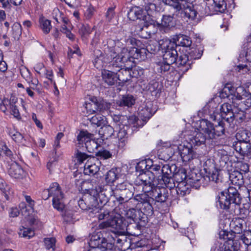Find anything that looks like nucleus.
Instances as JSON below:
<instances>
[{
  "instance_id": "30",
  "label": "nucleus",
  "mask_w": 251,
  "mask_h": 251,
  "mask_svg": "<svg viewBox=\"0 0 251 251\" xmlns=\"http://www.w3.org/2000/svg\"><path fill=\"white\" fill-rule=\"evenodd\" d=\"M217 206L220 208L227 210L230 208V205L233 204L230 200L226 197L224 192H221L219 196L218 201H217Z\"/></svg>"
},
{
  "instance_id": "44",
  "label": "nucleus",
  "mask_w": 251,
  "mask_h": 251,
  "mask_svg": "<svg viewBox=\"0 0 251 251\" xmlns=\"http://www.w3.org/2000/svg\"><path fill=\"white\" fill-rule=\"evenodd\" d=\"M214 10L220 13H223L226 8L225 0H213Z\"/></svg>"
},
{
  "instance_id": "28",
  "label": "nucleus",
  "mask_w": 251,
  "mask_h": 251,
  "mask_svg": "<svg viewBox=\"0 0 251 251\" xmlns=\"http://www.w3.org/2000/svg\"><path fill=\"white\" fill-rule=\"evenodd\" d=\"M97 113L108 114L111 103L104 100H98L96 98Z\"/></svg>"
},
{
  "instance_id": "64",
  "label": "nucleus",
  "mask_w": 251,
  "mask_h": 251,
  "mask_svg": "<svg viewBox=\"0 0 251 251\" xmlns=\"http://www.w3.org/2000/svg\"><path fill=\"white\" fill-rule=\"evenodd\" d=\"M171 64L168 63L166 61L163 60L162 62H159L158 64L160 72L161 73H164L169 71L171 68Z\"/></svg>"
},
{
  "instance_id": "36",
  "label": "nucleus",
  "mask_w": 251,
  "mask_h": 251,
  "mask_svg": "<svg viewBox=\"0 0 251 251\" xmlns=\"http://www.w3.org/2000/svg\"><path fill=\"white\" fill-rule=\"evenodd\" d=\"M224 246L225 251H238L240 248V243L238 240H229L225 242Z\"/></svg>"
},
{
  "instance_id": "47",
  "label": "nucleus",
  "mask_w": 251,
  "mask_h": 251,
  "mask_svg": "<svg viewBox=\"0 0 251 251\" xmlns=\"http://www.w3.org/2000/svg\"><path fill=\"white\" fill-rule=\"evenodd\" d=\"M13 37L15 40L19 39L22 34V26L19 23H15L12 26Z\"/></svg>"
},
{
  "instance_id": "59",
  "label": "nucleus",
  "mask_w": 251,
  "mask_h": 251,
  "mask_svg": "<svg viewBox=\"0 0 251 251\" xmlns=\"http://www.w3.org/2000/svg\"><path fill=\"white\" fill-rule=\"evenodd\" d=\"M161 87L159 84V82L152 80L151 81L149 84V90L151 92H156L158 93L160 91Z\"/></svg>"
},
{
  "instance_id": "62",
  "label": "nucleus",
  "mask_w": 251,
  "mask_h": 251,
  "mask_svg": "<svg viewBox=\"0 0 251 251\" xmlns=\"http://www.w3.org/2000/svg\"><path fill=\"white\" fill-rule=\"evenodd\" d=\"M122 233L115 234L116 238L115 245L122 247L123 245L126 242V237H125Z\"/></svg>"
},
{
  "instance_id": "11",
  "label": "nucleus",
  "mask_w": 251,
  "mask_h": 251,
  "mask_svg": "<svg viewBox=\"0 0 251 251\" xmlns=\"http://www.w3.org/2000/svg\"><path fill=\"white\" fill-rule=\"evenodd\" d=\"M153 114L149 105H146L139 110V116L140 120L135 116H131L129 122L133 124V127H140L143 126L148 120L152 116Z\"/></svg>"
},
{
  "instance_id": "2",
  "label": "nucleus",
  "mask_w": 251,
  "mask_h": 251,
  "mask_svg": "<svg viewBox=\"0 0 251 251\" xmlns=\"http://www.w3.org/2000/svg\"><path fill=\"white\" fill-rule=\"evenodd\" d=\"M165 5L173 10L176 17L186 18L191 21L196 19L198 12L192 2L187 0H162Z\"/></svg>"
},
{
  "instance_id": "7",
  "label": "nucleus",
  "mask_w": 251,
  "mask_h": 251,
  "mask_svg": "<svg viewBox=\"0 0 251 251\" xmlns=\"http://www.w3.org/2000/svg\"><path fill=\"white\" fill-rule=\"evenodd\" d=\"M158 44L164 52L163 60L171 65L176 63L178 54L175 49V44L169 39L164 38L158 42Z\"/></svg>"
},
{
  "instance_id": "55",
  "label": "nucleus",
  "mask_w": 251,
  "mask_h": 251,
  "mask_svg": "<svg viewBox=\"0 0 251 251\" xmlns=\"http://www.w3.org/2000/svg\"><path fill=\"white\" fill-rule=\"evenodd\" d=\"M240 239L247 247L251 245V230L244 231V233L240 236Z\"/></svg>"
},
{
  "instance_id": "17",
  "label": "nucleus",
  "mask_w": 251,
  "mask_h": 251,
  "mask_svg": "<svg viewBox=\"0 0 251 251\" xmlns=\"http://www.w3.org/2000/svg\"><path fill=\"white\" fill-rule=\"evenodd\" d=\"M100 161L96 157H90L86 161L84 166V172L85 175H94L100 170Z\"/></svg>"
},
{
  "instance_id": "49",
  "label": "nucleus",
  "mask_w": 251,
  "mask_h": 251,
  "mask_svg": "<svg viewBox=\"0 0 251 251\" xmlns=\"http://www.w3.org/2000/svg\"><path fill=\"white\" fill-rule=\"evenodd\" d=\"M126 133L124 130H120L117 136L119 138V147L123 148L125 147L127 142Z\"/></svg>"
},
{
  "instance_id": "32",
  "label": "nucleus",
  "mask_w": 251,
  "mask_h": 251,
  "mask_svg": "<svg viewBox=\"0 0 251 251\" xmlns=\"http://www.w3.org/2000/svg\"><path fill=\"white\" fill-rule=\"evenodd\" d=\"M119 177V169L114 168L111 169L107 172L105 175V179L107 185L110 186V184H112L115 182Z\"/></svg>"
},
{
  "instance_id": "42",
  "label": "nucleus",
  "mask_w": 251,
  "mask_h": 251,
  "mask_svg": "<svg viewBox=\"0 0 251 251\" xmlns=\"http://www.w3.org/2000/svg\"><path fill=\"white\" fill-rule=\"evenodd\" d=\"M148 169V172H151V173L154 174V178L158 177L159 180L162 181L161 180L162 175L161 172L162 169H161L160 165L156 164L149 165Z\"/></svg>"
},
{
  "instance_id": "12",
  "label": "nucleus",
  "mask_w": 251,
  "mask_h": 251,
  "mask_svg": "<svg viewBox=\"0 0 251 251\" xmlns=\"http://www.w3.org/2000/svg\"><path fill=\"white\" fill-rule=\"evenodd\" d=\"M104 186L96 187L95 189H92L89 194L84 195V201L89 207V210L92 209L93 211L98 210V199H100V197H104L103 194H101V190H103Z\"/></svg>"
},
{
  "instance_id": "33",
  "label": "nucleus",
  "mask_w": 251,
  "mask_h": 251,
  "mask_svg": "<svg viewBox=\"0 0 251 251\" xmlns=\"http://www.w3.org/2000/svg\"><path fill=\"white\" fill-rule=\"evenodd\" d=\"M83 108L84 110H86L85 115L97 113L96 98H92L90 99V102H85ZM83 112L85 113V111H83Z\"/></svg>"
},
{
  "instance_id": "8",
  "label": "nucleus",
  "mask_w": 251,
  "mask_h": 251,
  "mask_svg": "<svg viewBox=\"0 0 251 251\" xmlns=\"http://www.w3.org/2000/svg\"><path fill=\"white\" fill-rule=\"evenodd\" d=\"M247 94V91L242 86H239L236 88L231 87L230 89L228 87H226L223 89L221 97L228 98L229 100H232L234 106H237L235 102H239L243 100Z\"/></svg>"
},
{
  "instance_id": "14",
  "label": "nucleus",
  "mask_w": 251,
  "mask_h": 251,
  "mask_svg": "<svg viewBox=\"0 0 251 251\" xmlns=\"http://www.w3.org/2000/svg\"><path fill=\"white\" fill-rule=\"evenodd\" d=\"M191 147L199 146L204 144L206 141H210L208 139L207 134L201 130L200 125L199 128L193 131L192 134L189 135L187 139Z\"/></svg>"
},
{
  "instance_id": "37",
  "label": "nucleus",
  "mask_w": 251,
  "mask_h": 251,
  "mask_svg": "<svg viewBox=\"0 0 251 251\" xmlns=\"http://www.w3.org/2000/svg\"><path fill=\"white\" fill-rule=\"evenodd\" d=\"M229 178L232 184L239 187L244 183L242 174L238 171H235L230 174Z\"/></svg>"
},
{
  "instance_id": "58",
  "label": "nucleus",
  "mask_w": 251,
  "mask_h": 251,
  "mask_svg": "<svg viewBox=\"0 0 251 251\" xmlns=\"http://www.w3.org/2000/svg\"><path fill=\"white\" fill-rule=\"evenodd\" d=\"M75 156L77 161L79 163H83L85 160H87V161L89 159V158L94 157L87 155L86 153L78 151H77V152L75 154Z\"/></svg>"
},
{
  "instance_id": "24",
  "label": "nucleus",
  "mask_w": 251,
  "mask_h": 251,
  "mask_svg": "<svg viewBox=\"0 0 251 251\" xmlns=\"http://www.w3.org/2000/svg\"><path fill=\"white\" fill-rule=\"evenodd\" d=\"M235 150L241 156H249L251 154V144L249 142H237L234 145Z\"/></svg>"
},
{
  "instance_id": "56",
  "label": "nucleus",
  "mask_w": 251,
  "mask_h": 251,
  "mask_svg": "<svg viewBox=\"0 0 251 251\" xmlns=\"http://www.w3.org/2000/svg\"><path fill=\"white\" fill-rule=\"evenodd\" d=\"M234 107V119L242 121L245 118V110L239 109L237 106Z\"/></svg>"
},
{
  "instance_id": "39",
  "label": "nucleus",
  "mask_w": 251,
  "mask_h": 251,
  "mask_svg": "<svg viewBox=\"0 0 251 251\" xmlns=\"http://www.w3.org/2000/svg\"><path fill=\"white\" fill-rule=\"evenodd\" d=\"M237 105V107L241 109L247 110L251 107V97H250V94L247 93L244 99L241 100L239 102H235Z\"/></svg>"
},
{
  "instance_id": "9",
  "label": "nucleus",
  "mask_w": 251,
  "mask_h": 251,
  "mask_svg": "<svg viewBox=\"0 0 251 251\" xmlns=\"http://www.w3.org/2000/svg\"><path fill=\"white\" fill-rule=\"evenodd\" d=\"M143 193L136 195L132 199V202L137 201L138 204H142L141 209L144 214L147 216L151 215L153 213V199L151 198V191L146 192L143 191Z\"/></svg>"
},
{
  "instance_id": "51",
  "label": "nucleus",
  "mask_w": 251,
  "mask_h": 251,
  "mask_svg": "<svg viewBox=\"0 0 251 251\" xmlns=\"http://www.w3.org/2000/svg\"><path fill=\"white\" fill-rule=\"evenodd\" d=\"M170 150V148L163 149L159 153V158L165 161L169 160L172 155Z\"/></svg>"
},
{
  "instance_id": "29",
  "label": "nucleus",
  "mask_w": 251,
  "mask_h": 251,
  "mask_svg": "<svg viewBox=\"0 0 251 251\" xmlns=\"http://www.w3.org/2000/svg\"><path fill=\"white\" fill-rule=\"evenodd\" d=\"M189 185L187 184L186 182L178 183L177 186L172 188L171 190V193L175 192L179 197H183L184 196L188 194L190 192V190L189 188Z\"/></svg>"
},
{
  "instance_id": "43",
  "label": "nucleus",
  "mask_w": 251,
  "mask_h": 251,
  "mask_svg": "<svg viewBox=\"0 0 251 251\" xmlns=\"http://www.w3.org/2000/svg\"><path fill=\"white\" fill-rule=\"evenodd\" d=\"M39 23L41 28L45 34H48L50 32L51 28L50 25V21L45 19L43 17H41L39 19Z\"/></svg>"
},
{
  "instance_id": "10",
  "label": "nucleus",
  "mask_w": 251,
  "mask_h": 251,
  "mask_svg": "<svg viewBox=\"0 0 251 251\" xmlns=\"http://www.w3.org/2000/svg\"><path fill=\"white\" fill-rule=\"evenodd\" d=\"M99 226L100 228L111 227L119 233H125L127 230L126 223L120 215H110L109 219L100 223Z\"/></svg>"
},
{
  "instance_id": "48",
  "label": "nucleus",
  "mask_w": 251,
  "mask_h": 251,
  "mask_svg": "<svg viewBox=\"0 0 251 251\" xmlns=\"http://www.w3.org/2000/svg\"><path fill=\"white\" fill-rule=\"evenodd\" d=\"M19 236L23 237H27L28 239L34 235V231L31 228H25L22 226L20 228L18 232Z\"/></svg>"
},
{
  "instance_id": "18",
  "label": "nucleus",
  "mask_w": 251,
  "mask_h": 251,
  "mask_svg": "<svg viewBox=\"0 0 251 251\" xmlns=\"http://www.w3.org/2000/svg\"><path fill=\"white\" fill-rule=\"evenodd\" d=\"M234 108L232 109V105L228 103H224L220 107V114L219 115L222 120L227 123H230L234 120Z\"/></svg>"
},
{
  "instance_id": "40",
  "label": "nucleus",
  "mask_w": 251,
  "mask_h": 251,
  "mask_svg": "<svg viewBox=\"0 0 251 251\" xmlns=\"http://www.w3.org/2000/svg\"><path fill=\"white\" fill-rule=\"evenodd\" d=\"M140 213V211L139 210L132 208L126 211L125 215L127 219L135 222L139 219Z\"/></svg>"
},
{
  "instance_id": "38",
  "label": "nucleus",
  "mask_w": 251,
  "mask_h": 251,
  "mask_svg": "<svg viewBox=\"0 0 251 251\" xmlns=\"http://www.w3.org/2000/svg\"><path fill=\"white\" fill-rule=\"evenodd\" d=\"M93 135L89 133L87 131H80L77 136V144L83 147L84 143L88 141L91 138H93Z\"/></svg>"
},
{
  "instance_id": "6",
  "label": "nucleus",
  "mask_w": 251,
  "mask_h": 251,
  "mask_svg": "<svg viewBox=\"0 0 251 251\" xmlns=\"http://www.w3.org/2000/svg\"><path fill=\"white\" fill-rule=\"evenodd\" d=\"M225 122L222 119L218 125H214L207 120L202 119L200 121V127L201 131L207 134L208 139H216L224 134Z\"/></svg>"
},
{
  "instance_id": "23",
  "label": "nucleus",
  "mask_w": 251,
  "mask_h": 251,
  "mask_svg": "<svg viewBox=\"0 0 251 251\" xmlns=\"http://www.w3.org/2000/svg\"><path fill=\"white\" fill-rule=\"evenodd\" d=\"M20 73L22 77L30 84L31 88L33 90H37V85L39 83L38 79H33L31 73L29 70L25 67L20 69Z\"/></svg>"
},
{
  "instance_id": "3",
  "label": "nucleus",
  "mask_w": 251,
  "mask_h": 251,
  "mask_svg": "<svg viewBox=\"0 0 251 251\" xmlns=\"http://www.w3.org/2000/svg\"><path fill=\"white\" fill-rule=\"evenodd\" d=\"M104 189L101 190V194H103L105 199L104 201H107V200L111 197L113 196L120 204L125 202H132L131 198L133 196L132 187L127 186L125 183L118 184L114 189H113L110 186H104Z\"/></svg>"
},
{
  "instance_id": "19",
  "label": "nucleus",
  "mask_w": 251,
  "mask_h": 251,
  "mask_svg": "<svg viewBox=\"0 0 251 251\" xmlns=\"http://www.w3.org/2000/svg\"><path fill=\"white\" fill-rule=\"evenodd\" d=\"M192 61L187 54L178 55L176 64L179 68L180 71L183 73L187 72L191 68Z\"/></svg>"
},
{
  "instance_id": "57",
  "label": "nucleus",
  "mask_w": 251,
  "mask_h": 251,
  "mask_svg": "<svg viewBox=\"0 0 251 251\" xmlns=\"http://www.w3.org/2000/svg\"><path fill=\"white\" fill-rule=\"evenodd\" d=\"M101 131L103 132V137L107 139L111 137L114 133V129L110 126H106L101 127Z\"/></svg>"
},
{
  "instance_id": "4",
  "label": "nucleus",
  "mask_w": 251,
  "mask_h": 251,
  "mask_svg": "<svg viewBox=\"0 0 251 251\" xmlns=\"http://www.w3.org/2000/svg\"><path fill=\"white\" fill-rule=\"evenodd\" d=\"M175 165L170 166L168 164L164 165L162 167V177L161 180L167 188L170 190L176 187L175 181L178 183L185 182L184 181L187 178L186 171L184 168H180L175 173L173 170L176 169Z\"/></svg>"
},
{
  "instance_id": "61",
  "label": "nucleus",
  "mask_w": 251,
  "mask_h": 251,
  "mask_svg": "<svg viewBox=\"0 0 251 251\" xmlns=\"http://www.w3.org/2000/svg\"><path fill=\"white\" fill-rule=\"evenodd\" d=\"M208 177L210 181L215 182L217 183H219L220 181H221L219 177V172L216 170H214L212 172L210 171H209Z\"/></svg>"
},
{
  "instance_id": "27",
  "label": "nucleus",
  "mask_w": 251,
  "mask_h": 251,
  "mask_svg": "<svg viewBox=\"0 0 251 251\" xmlns=\"http://www.w3.org/2000/svg\"><path fill=\"white\" fill-rule=\"evenodd\" d=\"M172 42L175 44V48L176 46L188 47H190L192 44L190 38L183 34L176 35L173 38V41H172Z\"/></svg>"
},
{
  "instance_id": "26",
  "label": "nucleus",
  "mask_w": 251,
  "mask_h": 251,
  "mask_svg": "<svg viewBox=\"0 0 251 251\" xmlns=\"http://www.w3.org/2000/svg\"><path fill=\"white\" fill-rule=\"evenodd\" d=\"M226 197L230 201L235 204H239L241 202L240 195L237 189L233 187H229L226 191L224 192Z\"/></svg>"
},
{
  "instance_id": "53",
  "label": "nucleus",
  "mask_w": 251,
  "mask_h": 251,
  "mask_svg": "<svg viewBox=\"0 0 251 251\" xmlns=\"http://www.w3.org/2000/svg\"><path fill=\"white\" fill-rule=\"evenodd\" d=\"M22 214L25 218L28 217L34 210V208L28 207L25 203L21 202L19 205Z\"/></svg>"
},
{
  "instance_id": "22",
  "label": "nucleus",
  "mask_w": 251,
  "mask_h": 251,
  "mask_svg": "<svg viewBox=\"0 0 251 251\" xmlns=\"http://www.w3.org/2000/svg\"><path fill=\"white\" fill-rule=\"evenodd\" d=\"M177 148L180 151V156L184 162H189L197 157L196 153L189 147L180 145Z\"/></svg>"
},
{
  "instance_id": "50",
  "label": "nucleus",
  "mask_w": 251,
  "mask_h": 251,
  "mask_svg": "<svg viewBox=\"0 0 251 251\" xmlns=\"http://www.w3.org/2000/svg\"><path fill=\"white\" fill-rule=\"evenodd\" d=\"M91 31L90 27L88 25H82L79 29V33L83 40L87 39V36Z\"/></svg>"
},
{
  "instance_id": "15",
  "label": "nucleus",
  "mask_w": 251,
  "mask_h": 251,
  "mask_svg": "<svg viewBox=\"0 0 251 251\" xmlns=\"http://www.w3.org/2000/svg\"><path fill=\"white\" fill-rule=\"evenodd\" d=\"M176 17V15H163L161 19V23H156V26L158 30L163 33H166L169 32L172 28L175 26L174 19Z\"/></svg>"
},
{
  "instance_id": "13",
  "label": "nucleus",
  "mask_w": 251,
  "mask_h": 251,
  "mask_svg": "<svg viewBox=\"0 0 251 251\" xmlns=\"http://www.w3.org/2000/svg\"><path fill=\"white\" fill-rule=\"evenodd\" d=\"M154 179V174L147 171L144 173L139 174L136 182L139 184L142 185V191L149 192V191H151L153 186L155 185L153 183Z\"/></svg>"
},
{
  "instance_id": "45",
  "label": "nucleus",
  "mask_w": 251,
  "mask_h": 251,
  "mask_svg": "<svg viewBox=\"0 0 251 251\" xmlns=\"http://www.w3.org/2000/svg\"><path fill=\"white\" fill-rule=\"evenodd\" d=\"M90 121L92 124L98 126H101L105 124V116L100 114H97L91 118Z\"/></svg>"
},
{
  "instance_id": "21",
  "label": "nucleus",
  "mask_w": 251,
  "mask_h": 251,
  "mask_svg": "<svg viewBox=\"0 0 251 251\" xmlns=\"http://www.w3.org/2000/svg\"><path fill=\"white\" fill-rule=\"evenodd\" d=\"M9 175L15 179L23 178L25 176V172L22 168L16 162H12L9 165L8 170Z\"/></svg>"
},
{
  "instance_id": "54",
  "label": "nucleus",
  "mask_w": 251,
  "mask_h": 251,
  "mask_svg": "<svg viewBox=\"0 0 251 251\" xmlns=\"http://www.w3.org/2000/svg\"><path fill=\"white\" fill-rule=\"evenodd\" d=\"M150 161H149L148 162L149 163ZM148 161L143 160L140 162H139L138 163H137L136 166V170L137 172H139V174H142L145 173V171H148L149 169V164H148Z\"/></svg>"
},
{
  "instance_id": "60",
  "label": "nucleus",
  "mask_w": 251,
  "mask_h": 251,
  "mask_svg": "<svg viewBox=\"0 0 251 251\" xmlns=\"http://www.w3.org/2000/svg\"><path fill=\"white\" fill-rule=\"evenodd\" d=\"M44 244L47 250L52 249L53 250H54V247L55 245V239L54 238H46L44 239Z\"/></svg>"
},
{
  "instance_id": "41",
  "label": "nucleus",
  "mask_w": 251,
  "mask_h": 251,
  "mask_svg": "<svg viewBox=\"0 0 251 251\" xmlns=\"http://www.w3.org/2000/svg\"><path fill=\"white\" fill-rule=\"evenodd\" d=\"M85 147L89 152H94L100 146V144L97 141L91 138L88 141L84 143Z\"/></svg>"
},
{
  "instance_id": "34",
  "label": "nucleus",
  "mask_w": 251,
  "mask_h": 251,
  "mask_svg": "<svg viewBox=\"0 0 251 251\" xmlns=\"http://www.w3.org/2000/svg\"><path fill=\"white\" fill-rule=\"evenodd\" d=\"M101 235V234L100 233L92 235L90 240V245L91 247L95 246H105L106 245V239L104 238H101L100 237Z\"/></svg>"
},
{
  "instance_id": "1",
  "label": "nucleus",
  "mask_w": 251,
  "mask_h": 251,
  "mask_svg": "<svg viewBox=\"0 0 251 251\" xmlns=\"http://www.w3.org/2000/svg\"><path fill=\"white\" fill-rule=\"evenodd\" d=\"M114 40L109 39L107 43V50L105 49V54H102L99 50L94 51L96 57L94 61L95 66L100 68L103 66V63H110L112 67H122L123 64L129 65L133 63L135 59L142 60L146 57V50L145 48L138 49L132 48L128 50L126 48H123L120 52L118 54L113 45H116Z\"/></svg>"
},
{
  "instance_id": "16",
  "label": "nucleus",
  "mask_w": 251,
  "mask_h": 251,
  "mask_svg": "<svg viewBox=\"0 0 251 251\" xmlns=\"http://www.w3.org/2000/svg\"><path fill=\"white\" fill-rule=\"evenodd\" d=\"M151 194L153 202H164L168 198V191L166 188L158 187L156 185L153 186L151 190Z\"/></svg>"
},
{
  "instance_id": "63",
  "label": "nucleus",
  "mask_w": 251,
  "mask_h": 251,
  "mask_svg": "<svg viewBox=\"0 0 251 251\" xmlns=\"http://www.w3.org/2000/svg\"><path fill=\"white\" fill-rule=\"evenodd\" d=\"M9 135L15 142L18 143H22L24 139L23 135L18 131L10 132Z\"/></svg>"
},
{
  "instance_id": "35",
  "label": "nucleus",
  "mask_w": 251,
  "mask_h": 251,
  "mask_svg": "<svg viewBox=\"0 0 251 251\" xmlns=\"http://www.w3.org/2000/svg\"><path fill=\"white\" fill-rule=\"evenodd\" d=\"M135 102L134 97L130 95H123L122 98L117 102L120 106L131 107Z\"/></svg>"
},
{
  "instance_id": "5",
  "label": "nucleus",
  "mask_w": 251,
  "mask_h": 251,
  "mask_svg": "<svg viewBox=\"0 0 251 251\" xmlns=\"http://www.w3.org/2000/svg\"><path fill=\"white\" fill-rule=\"evenodd\" d=\"M49 196L52 197V205L53 207L58 211L62 212V216L64 220L66 222H71L73 221V214L72 211L69 210H63L65 205L63 202V194L61 191L60 187L56 182L51 184L50 188L48 190Z\"/></svg>"
},
{
  "instance_id": "25",
  "label": "nucleus",
  "mask_w": 251,
  "mask_h": 251,
  "mask_svg": "<svg viewBox=\"0 0 251 251\" xmlns=\"http://www.w3.org/2000/svg\"><path fill=\"white\" fill-rule=\"evenodd\" d=\"M114 71L117 73V80L122 83H125L130 79L131 77L130 70L123 69L122 67H114Z\"/></svg>"
},
{
  "instance_id": "20",
  "label": "nucleus",
  "mask_w": 251,
  "mask_h": 251,
  "mask_svg": "<svg viewBox=\"0 0 251 251\" xmlns=\"http://www.w3.org/2000/svg\"><path fill=\"white\" fill-rule=\"evenodd\" d=\"M109 67L111 68V70H104L102 71V78L103 81L108 85H113L118 81L117 73L114 71L115 68L112 67L109 65Z\"/></svg>"
},
{
  "instance_id": "52",
  "label": "nucleus",
  "mask_w": 251,
  "mask_h": 251,
  "mask_svg": "<svg viewBox=\"0 0 251 251\" xmlns=\"http://www.w3.org/2000/svg\"><path fill=\"white\" fill-rule=\"evenodd\" d=\"M203 51L202 50L197 48H192L190 49V51L188 52V56L192 59H198L201 58L202 54Z\"/></svg>"
},
{
  "instance_id": "46",
  "label": "nucleus",
  "mask_w": 251,
  "mask_h": 251,
  "mask_svg": "<svg viewBox=\"0 0 251 251\" xmlns=\"http://www.w3.org/2000/svg\"><path fill=\"white\" fill-rule=\"evenodd\" d=\"M249 133L247 130H239L236 134L237 142H249Z\"/></svg>"
},
{
  "instance_id": "31",
  "label": "nucleus",
  "mask_w": 251,
  "mask_h": 251,
  "mask_svg": "<svg viewBox=\"0 0 251 251\" xmlns=\"http://www.w3.org/2000/svg\"><path fill=\"white\" fill-rule=\"evenodd\" d=\"M244 221L241 218H234L230 223L232 231L236 234H240L243 231Z\"/></svg>"
}]
</instances>
